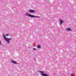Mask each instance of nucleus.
<instances>
[{"label": "nucleus", "mask_w": 76, "mask_h": 76, "mask_svg": "<svg viewBox=\"0 0 76 76\" xmlns=\"http://www.w3.org/2000/svg\"><path fill=\"white\" fill-rule=\"evenodd\" d=\"M26 15L28 16V17H30L31 18H39V16H37L31 14H29L28 13H26Z\"/></svg>", "instance_id": "obj_1"}, {"label": "nucleus", "mask_w": 76, "mask_h": 76, "mask_svg": "<svg viewBox=\"0 0 76 76\" xmlns=\"http://www.w3.org/2000/svg\"><path fill=\"white\" fill-rule=\"evenodd\" d=\"M4 39H5V41H7V42H10V41L12 39L11 38H7L5 36H4Z\"/></svg>", "instance_id": "obj_2"}, {"label": "nucleus", "mask_w": 76, "mask_h": 76, "mask_svg": "<svg viewBox=\"0 0 76 76\" xmlns=\"http://www.w3.org/2000/svg\"><path fill=\"white\" fill-rule=\"evenodd\" d=\"M39 73H41V75L43 76H48V75L46 73L44 74V72L43 71H39Z\"/></svg>", "instance_id": "obj_3"}, {"label": "nucleus", "mask_w": 76, "mask_h": 76, "mask_svg": "<svg viewBox=\"0 0 76 76\" xmlns=\"http://www.w3.org/2000/svg\"><path fill=\"white\" fill-rule=\"evenodd\" d=\"M29 13H34L35 12V11L33 10H31L29 11Z\"/></svg>", "instance_id": "obj_4"}, {"label": "nucleus", "mask_w": 76, "mask_h": 76, "mask_svg": "<svg viewBox=\"0 0 76 76\" xmlns=\"http://www.w3.org/2000/svg\"><path fill=\"white\" fill-rule=\"evenodd\" d=\"M12 63H13L15 64H17V63L14 61H12Z\"/></svg>", "instance_id": "obj_5"}, {"label": "nucleus", "mask_w": 76, "mask_h": 76, "mask_svg": "<svg viewBox=\"0 0 76 76\" xmlns=\"http://www.w3.org/2000/svg\"><path fill=\"white\" fill-rule=\"evenodd\" d=\"M66 31H71V29H70V28H66Z\"/></svg>", "instance_id": "obj_6"}, {"label": "nucleus", "mask_w": 76, "mask_h": 76, "mask_svg": "<svg viewBox=\"0 0 76 76\" xmlns=\"http://www.w3.org/2000/svg\"><path fill=\"white\" fill-rule=\"evenodd\" d=\"M60 24L61 25V24H62V23H63V20H60Z\"/></svg>", "instance_id": "obj_7"}, {"label": "nucleus", "mask_w": 76, "mask_h": 76, "mask_svg": "<svg viewBox=\"0 0 76 76\" xmlns=\"http://www.w3.org/2000/svg\"><path fill=\"white\" fill-rule=\"evenodd\" d=\"M37 48H41V46L40 45L37 46Z\"/></svg>", "instance_id": "obj_8"}, {"label": "nucleus", "mask_w": 76, "mask_h": 76, "mask_svg": "<svg viewBox=\"0 0 76 76\" xmlns=\"http://www.w3.org/2000/svg\"><path fill=\"white\" fill-rule=\"evenodd\" d=\"M9 36V34H6V35H4V36H5V37H6V36Z\"/></svg>", "instance_id": "obj_9"}, {"label": "nucleus", "mask_w": 76, "mask_h": 76, "mask_svg": "<svg viewBox=\"0 0 76 76\" xmlns=\"http://www.w3.org/2000/svg\"><path fill=\"white\" fill-rule=\"evenodd\" d=\"M71 76H73V75H72V74H71Z\"/></svg>", "instance_id": "obj_10"}, {"label": "nucleus", "mask_w": 76, "mask_h": 76, "mask_svg": "<svg viewBox=\"0 0 76 76\" xmlns=\"http://www.w3.org/2000/svg\"><path fill=\"white\" fill-rule=\"evenodd\" d=\"M34 50H35L36 49L35 48H34Z\"/></svg>", "instance_id": "obj_11"}, {"label": "nucleus", "mask_w": 76, "mask_h": 76, "mask_svg": "<svg viewBox=\"0 0 76 76\" xmlns=\"http://www.w3.org/2000/svg\"><path fill=\"white\" fill-rule=\"evenodd\" d=\"M0 45H1V42L0 41Z\"/></svg>", "instance_id": "obj_12"}, {"label": "nucleus", "mask_w": 76, "mask_h": 76, "mask_svg": "<svg viewBox=\"0 0 76 76\" xmlns=\"http://www.w3.org/2000/svg\"><path fill=\"white\" fill-rule=\"evenodd\" d=\"M33 46H34V45H33Z\"/></svg>", "instance_id": "obj_13"}]
</instances>
